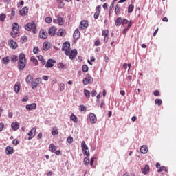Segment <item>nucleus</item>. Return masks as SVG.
<instances>
[{"label":"nucleus","instance_id":"35","mask_svg":"<svg viewBox=\"0 0 176 176\" xmlns=\"http://www.w3.org/2000/svg\"><path fill=\"white\" fill-rule=\"evenodd\" d=\"M115 24L117 27L120 25V24H122V18L121 17L117 18Z\"/></svg>","mask_w":176,"mask_h":176},{"label":"nucleus","instance_id":"42","mask_svg":"<svg viewBox=\"0 0 176 176\" xmlns=\"http://www.w3.org/2000/svg\"><path fill=\"white\" fill-rule=\"evenodd\" d=\"M162 171H165L166 173H167V168H166V166L160 167V168L157 170V173H162Z\"/></svg>","mask_w":176,"mask_h":176},{"label":"nucleus","instance_id":"52","mask_svg":"<svg viewBox=\"0 0 176 176\" xmlns=\"http://www.w3.org/2000/svg\"><path fill=\"white\" fill-rule=\"evenodd\" d=\"M82 71L83 72H87V71H89V67L87 66V65H84L82 66Z\"/></svg>","mask_w":176,"mask_h":176},{"label":"nucleus","instance_id":"43","mask_svg":"<svg viewBox=\"0 0 176 176\" xmlns=\"http://www.w3.org/2000/svg\"><path fill=\"white\" fill-rule=\"evenodd\" d=\"M87 109V108L85 105H80L79 107V111H80V112H86Z\"/></svg>","mask_w":176,"mask_h":176},{"label":"nucleus","instance_id":"53","mask_svg":"<svg viewBox=\"0 0 176 176\" xmlns=\"http://www.w3.org/2000/svg\"><path fill=\"white\" fill-rule=\"evenodd\" d=\"M36 87H38V82H33L32 83V89H33V90H34V89H36Z\"/></svg>","mask_w":176,"mask_h":176},{"label":"nucleus","instance_id":"25","mask_svg":"<svg viewBox=\"0 0 176 176\" xmlns=\"http://www.w3.org/2000/svg\"><path fill=\"white\" fill-rule=\"evenodd\" d=\"M58 36H65V30L59 29L57 32Z\"/></svg>","mask_w":176,"mask_h":176},{"label":"nucleus","instance_id":"15","mask_svg":"<svg viewBox=\"0 0 176 176\" xmlns=\"http://www.w3.org/2000/svg\"><path fill=\"white\" fill-rule=\"evenodd\" d=\"M39 38L43 39H46L47 38V32L45 29H43L40 31Z\"/></svg>","mask_w":176,"mask_h":176},{"label":"nucleus","instance_id":"12","mask_svg":"<svg viewBox=\"0 0 176 176\" xmlns=\"http://www.w3.org/2000/svg\"><path fill=\"white\" fill-rule=\"evenodd\" d=\"M36 133V128L34 127L31 129V131L28 133V140H32L34 137H35V134Z\"/></svg>","mask_w":176,"mask_h":176},{"label":"nucleus","instance_id":"59","mask_svg":"<svg viewBox=\"0 0 176 176\" xmlns=\"http://www.w3.org/2000/svg\"><path fill=\"white\" fill-rule=\"evenodd\" d=\"M3 129H5V124L1 122L0 123V133H1V131H2V130H3Z\"/></svg>","mask_w":176,"mask_h":176},{"label":"nucleus","instance_id":"45","mask_svg":"<svg viewBox=\"0 0 176 176\" xmlns=\"http://www.w3.org/2000/svg\"><path fill=\"white\" fill-rule=\"evenodd\" d=\"M60 91H64V90H65V84L64 82L60 83Z\"/></svg>","mask_w":176,"mask_h":176},{"label":"nucleus","instance_id":"5","mask_svg":"<svg viewBox=\"0 0 176 176\" xmlns=\"http://www.w3.org/2000/svg\"><path fill=\"white\" fill-rule=\"evenodd\" d=\"M62 50L65 52V54H69V52L71 51V43L69 42L64 43L62 47Z\"/></svg>","mask_w":176,"mask_h":176},{"label":"nucleus","instance_id":"60","mask_svg":"<svg viewBox=\"0 0 176 176\" xmlns=\"http://www.w3.org/2000/svg\"><path fill=\"white\" fill-rule=\"evenodd\" d=\"M96 96H97V91H96V90H93L92 91H91V97H96Z\"/></svg>","mask_w":176,"mask_h":176},{"label":"nucleus","instance_id":"54","mask_svg":"<svg viewBox=\"0 0 176 176\" xmlns=\"http://www.w3.org/2000/svg\"><path fill=\"white\" fill-rule=\"evenodd\" d=\"M52 17L47 16L45 18V22H47V24H50V23H52Z\"/></svg>","mask_w":176,"mask_h":176},{"label":"nucleus","instance_id":"9","mask_svg":"<svg viewBox=\"0 0 176 176\" xmlns=\"http://www.w3.org/2000/svg\"><path fill=\"white\" fill-rule=\"evenodd\" d=\"M54 23L59 25H63V24H64V18L61 17L60 15H57L56 19H54Z\"/></svg>","mask_w":176,"mask_h":176},{"label":"nucleus","instance_id":"22","mask_svg":"<svg viewBox=\"0 0 176 176\" xmlns=\"http://www.w3.org/2000/svg\"><path fill=\"white\" fill-rule=\"evenodd\" d=\"M9 46H10L13 49H17V43L13 40H10Z\"/></svg>","mask_w":176,"mask_h":176},{"label":"nucleus","instance_id":"6","mask_svg":"<svg viewBox=\"0 0 176 176\" xmlns=\"http://www.w3.org/2000/svg\"><path fill=\"white\" fill-rule=\"evenodd\" d=\"M82 83L85 86H86V85H90V83H93V78L90 76V75L87 74L82 80Z\"/></svg>","mask_w":176,"mask_h":176},{"label":"nucleus","instance_id":"46","mask_svg":"<svg viewBox=\"0 0 176 176\" xmlns=\"http://www.w3.org/2000/svg\"><path fill=\"white\" fill-rule=\"evenodd\" d=\"M6 19V14H0V21H5Z\"/></svg>","mask_w":176,"mask_h":176},{"label":"nucleus","instance_id":"36","mask_svg":"<svg viewBox=\"0 0 176 176\" xmlns=\"http://www.w3.org/2000/svg\"><path fill=\"white\" fill-rule=\"evenodd\" d=\"M31 61H32V63H33V64H34V65H38V59L36 58H35V56L31 57Z\"/></svg>","mask_w":176,"mask_h":176},{"label":"nucleus","instance_id":"24","mask_svg":"<svg viewBox=\"0 0 176 176\" xmlns=\"http://www.w3.org/2000/svg\"><path fill=\"white\" fill-rule=\"evenodd\" d=\"M11 127L14 131H16V130H19L20 125H19V122H14L12 123Z\"/></svg>","mask_w":176,"mask_h":176},{"label":"nucleus","instance_id":"47","mask_svg":"<svg viewBox=\"0 0 176 176\" xmlns=\"http://www.w3.org/2000/svg\"><path fill=\"white\" fill-rule=\"evenodd\" d=\"M155 102L158 107H160L162 105V101L161 99H155Z\"/></svg>","mask_w":176,"mask_h":176},{"label":"nucleus","instance_id":"3","mask_svg":"<svg viewBox=\"0 0 176 176\" xmlns=\"http://www.w3.org/2000/svg\"><path fill=\"white\" fill-rule=\"evenodd\" d=\"M19 24L17 23H12L11 36L13 38H17L19 36Z\"/></svg>","mask_w":176,"mask_h":176},{"label":"nucleus","instance_id":"7","mask_svg":"<svg viewBox=\"0 0 176 176\" xmlns=\"http://www.w3.org/2000/svg\"><path fill=\"white\" fill-rule=\"evenodd\" d=\"M66 56H69L70 60H75V58H76V56H78V50H76V49H74L72 51H69V54H66Z\"/></svg>","mask_w":176,"mask_h":176},{"label":"nucleus","instance_id":"19","mask_svg":"<svg viewBox=\"0 0 176 176\" xmlns=\"http://www.w3.org/2000/svg\"><path fill=\"white\" fill-rule=\"evenodd\" d=\"M151 170V168H149L148 165H145L144 168H142V174L144 175L146 174H149V171Z\"/></svg>","mask_w":176,"mask_h":176},{"label":"nucleus","instance_id":"34","mask_svg":"<svg viewBox=\"0 0 176 176\" xmlns=\"http://www.w3.org/2000/svg\"><path fill=\"white\" fill-rule=\"evenodd\" d=\"M89 163H90V157L88 155L84 159V164L88 166Z\"/></svg>","mask_w":176,"mask_h":176},{"label":"nucleus","instance_id":"17","mask_svg":"<svg viewBox=\"0 0 176 176\" xmlns=\"http://www.w3.org/2000/svg\"><path fill=\"white\" fill-rule=\"evenodd\" d=\"M14 153V149H13V147H10L8 146L6 148V154L7 155H13Z\"/></svg>","mask_w":176,"mask_h":176},{"label":"nucleus","instance_id":"32","mask_svg":"<svg viewBox=\"0 0 176 176\" xmlns=\"http://www.w3.org/2000/svg\"><path fill=\"white\" fill-rule=\"evenodd\" d=\"M58 130L57 129V127L54 126L52 128V135H58Z\"/></svg>","mask_w":176,"mask_h":176},{"label":"nucleus","instance_id":"50","mask_svg":"<svg viewBox=\"0 0 176 176\" xmlns=\"http://www.w3.org/2000/svg\"><path fill=\"white\" fill-rule=\"evenodd\" d=\"M67 141L68 144H72V142H74V138L69 136L67 138Z\"/></svg>","mask_w":176,"mask_h":176},{"label":"nucleus","instance_id":"4","mask_svg":"<svg viewBox=\"0 0 176 176\" xmlns=\"http://www.w3.org/2000/svg\"><path fill=\"white\" fill-rule=\"evenodd\" d=\"M81 148H82L83 155H85V156L90 155V151H89V147L87 146V145H86V142L85 141L82 142Z\"/></svg>","mask_w":176,"mask_h":176},{"label":"nucleus","instance_id":"49","mask_svg":"<svg viewBox=\"0 0 176 176\" xmlns=\"http://www.w3.org/2000/svg\"><path fill=\"white\" fill-rule=\"evenodd\" d=\"M28 40V38H27V36H23L21 38V43H25V42H27Z\"/></svg>","mask_w":176,"mask_h":176},{"label":"nucleus","instance_id":"10","mask_svg":"<svg viewBox=\"0 0 176 176\" xmlns=\"http://www.w3.org/2000/svg\"><path fill=\"white\" fill-rule=\"evenodd\" d=\"M55 64H56L55 60L49 59L45 64V68H53Z\"/></svg>","mask_w":176,"mask_h":176},{"label":"nucleus","instance_id":"64","mask_svg":"<svg viewBox=\"0 0 176 176\" xmlns=\"http://www.w3.org/2000/svg\"><path fill=\"white\" fill-rule=\"evenodd\" d=\"M153 94H154V96H159V94H160V92L159 91V90H155V91H154Z\"/></svg>","mask_w":176,"mask_h":176},{"label":"nucleus","instance_id":"48","mask_svg":"<svg viewBox=\"0 0 176 176\" xmlns=\"http://www.w3.org/2000/svg\"><path fill=\"white\" fill-rule=\"evenodd\" d=\"M56 1H57L58 3H59V8H64V3H63V1L64 0H56Z\"/></svg>","mask_w":176,"mask_h":176},{"label":"nucleus","instance_id":"14","mask_svg":"<svg viewBox=\"0 0 176 176\" xmlns=\"http://www.w3.org/2000/svg\"><path fill=\"white\" fill-rule=\"evenodd\" d=\"M89 120L91 123L94 124L95 123H97V117L96 116V114L91 113L89 114Z\"/></svg>","mask_w":176,"mask_h":176},{"label":"nucleus","instance_id":"44","mask_svg":"<svg viewBox=\"0 0 176 176\" xmlns=\"http://www.w3.org/2000/svg\"><path fill=\"white\" fill-rule=\"evenodd\" d=\"M57 66H58V68H61V69L67 68V66L63 63H58Z\"/></svg>","mask_w":176,"mask_h":176},{"label":"nucleus","instance_id":"21","mask_svg":"<svg viewBox=\"0 0 176 176\" xmlns=\"http://www.w3.org/2000/svg\"><path fill=\"white\" fill-rule=\"evenodd\" d=\"M50 49V43L49 42H45L43 44V50L45 52H47L48 50Z\"/></svg>","mask_w":176,"mask_h":176},{"label":"nucleus","instance_id":"57","mask_svg":"<svg viewBox=\"0 0 176 176\" xmlns=\"http://www.w3.org/2000/svg\"><path fill=\"white\" fill-rule=\"evenodd\" d=\"M100 12H98L96 11V12L94 15V19H98V17H100Z\"/></svg>","mask_w":176,"mask_h":176},{"label":"nucleus","instance_id":"2","mask_svg":"<svg viewBox=\"0 0 176 176\" xmlns=\"http://www.w3.org/2000/svg\"><path fill=\"white\" fill-rule=\"evenodd\" d=\"M25 30L27 31H32L33 34H36L38 30H36V23L35 22H31L25 25Z\"/></svg>","mask_w":176,"mask_h":176},{"label":"nucleus","instance_id":"61","mask_svg":"<svg viewBox=\"0 0 176 176\" xmlns=\"http://www.w3.org/2000/svg\"><path fill=\"white\" fill-rule=\"evenodd\" d=\"M132 80H133V76H130V75L127 76V77H126V80H127L128 82H131Z\"/></svg>","mask_w":176,"mask_h":176},{"label":"nucleus","instance_id":"26","mask_svg":"<svg viewBox=\"0 0 176 176\" xmlns=\"http://www.w3.org/2000/svg\"><path fill=\"white\" fill-rule=\"evenodd\" d=\"M140 152L144 155H145L146 153H148V147L146 146H142L140 147Z\"/></svg>","mask_w":176,"mask_h":176},{"label":"nucleus","instance_id":"1","mask_svg":"<svg viewBox=\"0 0 176 176\" xmlns=\"http://www.w3.org/2000/svg\"><path fill=\"white\" fill-rule=\"evenodd\" d=\"M25 65H27L25 54H21L19 55V60L18 62V69H19V71H23V68H25Z\"/></svg>","mask_w":176,"mask_h":176},{"label":"nucleus","instance_id":"39","mask_svg":"<svg viewBox=\"0 0 176 176\" xmlns=\"http://www.w3.org/2000/svg\"><path fill=\"white\" fill-rule=\"evenodd\" d=\"M84 94L86 97V98H90V91L87 90V89H85L84 90Z\"/></svg>","mask_w":176,"mask_h":176},{"label":"nucleus","instance_id":"40","mask_svg":"<svg viewBox=\"0 0 176 176\" xmlns=\"http://www.w3.org/2000/svg\"><path fill=\"white\" fill-rule=\"evenodd\" d=\"M19 60V57L16 55L11 56V62L12 63H16Z\"/></svg>","mask_w":176,"mask_h":176},{"label":"nucleus","instance_id":"13","mask_svg":"<svg viewBox=\"0 0 176 176\" xmlns=\"http://www.w3.org/2000/svg\"><path fill=\"white\" fill-rule=\"evenodd\" d=\"M89 27V22L87 21H82L80 24V30H86Z\"/></svg>","mask_w":176,"mask_h":176},{"label":"nucleus","instance_id":"16","mask_svg":"<svg viewBox=\"0 0 176 176\" xmlns=\"http://www.w3.org/2000/svg\"><path fill=\"white\" fill-rule=\"evenodd\" d=\"M19 14H21V16H27V14H28V8H27V7H23V8L19 11Z\"/></svg>","mask_w":176,"mask_h":176},{"label":"nucleus","instance_id":"63","mask_svg":"<svg viewBox=\"0 0 176 176\" xmlns=\"http://www.w3.org/2000/svg\"><path fill=\"white\" fill-rule=\"evenodd\" d=\"M41 82H42V78H37L36 79V82L37 83V85H40Z\"/></svg>","mask_w":176,"mask_h":176},{"label":"nucleus","instance_id":"31","mask_svg":"<svg viewBox=\"0 0 176 176\" xmlns=\"http://www.w3.org/2000/svg\"><path fill=\"white\" fill-rule=\"evenodd\" d=\"M34 79V77H32V76L31 75H28L27 77H26V83H31L32 82V80Z\"/></svg>","mask_w":176,"mask_h":176},{"label":"nucleus","instance_id":"20","mask_svg":"<svg viewBox=\"0 0 176 176\" xmlns=\"http://www.w3.org/2000/svg\"><path fill=\"white\" fill-rule=\"evenodd\" d=\"M74 39L77 40L78 38H80V32H79V30H76L73 34Z\"/></svg>","mask_w":176,"mask_h":176},{"label":"nucleus","instance_id":"18","mask_svg":"<svg viewBox=\"0 0 176 176\" xmlns=\"http://www.w3.org/2000/svg\"><path fill=\"white\" fill-rule=\"evenodd\" d=\"M25 108L28 111H32V109H36V104L35 103L27 104Z\"/></svg>","mask_w":176,"mask_h":176},{"label":"nucleus","instance_id":"58","mask_svg":"<svg viewBox=\"0 0 176 176\" xmlns=\"http://www.w3.org/2000/svg\"><path fill=\"white\" fill-rule=\"evenodd\" d=\"M94 45L95 46H100L101 45V43L100 42V41L98 39L94 42Z\"/></svg>","mask_w":176,"mask_h":176},{"label":"nucleus","instance_id":"38","mask_svg":"<svg viewBox=\"0 0 176 176\" xmlns=\"http://www.w3.org/2000/svg\"><path fill=\"white\" fill-rule=\"evenodd\" d=\"M134 10V5L131 4L128 7V13H133V11Z\"/></svg>","mask_w":176,"mask_h":176},{"label":"nucleus","instance_id":"23","mask_svg":"<svg viewBox=\"0 0 176 176\" xmlns=\"http://www.w3.org/2000/svg\"><path fill=\"white\" fill-rule=\"evenodd\" d=\"M21 87V85L20 84V82H16L14 85V91L15 93H19L20 91V89Z\"/></svg>","mask_w":176,"mask_h":176},{"label":"nucleus","instance_id":"30","mask_svg":"<svg viewBox=\"0 0 176 176\" xmlns=\"http://www.w3.org/2000/svg\"><path fill=\"white\" fill-rule=\"evenodd\" d=\"M70 120H72L74 123H78V117L74 114H72L70 116Z\"/></svg>","mask_w":176,"mask_h":176},{"label":"nucleus","instance_id":"27","mask_svg":"<svg viewBox=\"0 0 176 176\" xmlns=\"http://www.w3.org/2000/svg\"><path fill=\"white\" fill-rule=\"evenodd\" d=\"M2 61H3V64H5V65H6L9 64V63H10V58L9 56L4 57L2 59Z\"/></svg>","mask_w":176,"mask_h":176},{"label":"nucleus","instance_id":"8","mask_svg":"<svg viewBox=\"0 0 176 176\" xmlns=\"http://www.w3.org/2000/svg\"><path fill=\"white\" fill-rule=\"evenodd\" d=\"M109 30H102V36H104V43H107L108 42V39H109Z\"/></svg>","mask_w":176,"mask_h":176},{"label":"nucleus","instance_id":"51","mask_svg":"<svg viewBox=\"0 0 176 176\" xmlns=\"http://www.w3.org/2000/svg\"><path fill=\"white\" fill-rule=\"evenodd\" d=\"M33 53H34V54H38L39 53V47H34L33 49Z\"/></svg>","mask_w":176,"mask_h":176},{"label":"nucleus","instance_id":"62","mask_svg":"<svg viewBox=\"0 0 176 176\" xmlns=\"http://www.w3.org/2000/svg\"><path fill=\"white\" fill-rule=\"evenodd\" d=\"M128 23H129V20H127L126 19H124L122 21V25H124V24H127Z\"/></svg>","mask_w":176,"mask_h":176},{"label":"nucleus","instance_id":"11","mask_svg":"<svg viewBox=\"0 0 176 176\" xmlns=\"http://www.w3.org/2000/svg\"><path fill=\"white\" fill-rule=\"evenodd\" d=\"M48 34L50 35V36H54V35L57 34V29L56 27L52 26L48 30Z\"/></svg>","mask_w":176,"mask_h":176},{"label":"nucleus","instance_id":"33","mask_svg":"<svg viewBox=\"0 0 176 176\" xmlns=\"http://www.w3.org/2000/svg\"><path fill=\"white\" fill-rule=\"evenodd\" d=\"M37 57L39 61L41 63V64H43V65H45V64H46V60H45V59L43 58V56L40 55V56H38Z\"/></svg>","mask_w":176,"mask_h":176},{"label":"nucleus","instance_id":"28","mask_svg":"<svg viewBox=\"0 0 176 176\" xmlns=\"http://www.w3.org/2000/svg\"><path fill=\"white\" fill-rule=\"evenodd\" d=\"M49 149L50 152L54 153L57 150V147L54 146L53 144H51L49 146Z\"/></svg>","mask_w":176,"mask_h":176},{"label":"nucleus","instance_id":"37","mask_svg":"<svg viewBox=\"0 0 176 176\" xmlns=\"http://www.w3.org/2000/svg\"><path fill=\"white\" fill-rule=\"evenodd\" d=\"M120 10H121L120 6L117 5L115 8L116 14H119V13H120Z\"/></svg>","mask_w":176,"mask_h":176},{"label":"nucleus","instance_id":"55","mask_svg":"<svg viewBox=\"0 0 176 176\" xmlns=\"http://www.w3.org/2000/svg\"><path fill=\"white\" fill-rule=\"evenodd\" d=\"M19 144H20V141H19V140L14 139V140H12L13 145H19Z\"/></svg>","mask_w":176,"mask_h":176},{"label":"nucleus","instance_id":"56","mask_svg":"<svg viewBox=\"0 0 176 176\" xmlns=\"http://www.w3.org/2000/svg\"><path fill=\"white\" fill-rule=\"evenodd\" d=\"M96 12H98V13H101V6H96Z\"/></svg>","mask_w":176,"mask_h":176},{"label":"nucleus","instance_id":"29","mask_svg":"<svg viewBox=\"0 0 176 176\" xmlns=\"http://www.w3.org/2000/svg\"><path fill=\"white\" fill-rule=\"evenodd\" d=\"M14 16H16V9L14 8H11L10 20H13V19H14Z\"/></svg>","mask_w":176,"mask_h":176},{"label":"nucleus","instance_id":"41","mask_svg":"<svg viewBox=\"0 0 176 176\" xmlns=\"http://www.w3.org/2000/svg\"><path fill=\"white\" fill-rule=\"evenodd\" d=\"M128 67H129V68H128ZM131 67V64H128L127 65V63H124V65H123V68H124V69H125V70H126L127 69V68H128V72H130V67Z\"/></svg>","mask_w":176,"mask_h":176}]
</instances>
